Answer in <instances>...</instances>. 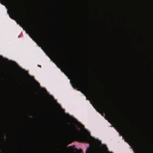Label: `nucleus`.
I'll return each mask as SVG.
<instances>
[{
  "instance_id": "obj_1",
  "label": "nucleus",
  "mask_w": 153,
  "mask_h": 153,
  "mask_svg": "<svg viewBox=\"0 0 153 153\" xmlns=\"http://www.w3.org/2000/svg\"><path fill=\"white\" fill-rule=\"evenodd\" d=\"M84 135L83 137V140L88 142L90 144L94 146H97L98 147H100V141L95 139L91 137L89 135V133L86 130L84 131Z\"/></svg>"
},
{
  "instance_id": "obj_4",
  "label": "nucleus",
  "mask_w": 153,
  "mask_h": 153,
  "mask_svg": "<svg viewBox=\"0 0 153 153\" xmlns=\"http://www.w3.org/2000/svg\"><path fill=\"white\" fill-rule=\"evenodd\" d=\"M104 112L105 113V115L107 116L109 118L111 119L113 121H114V120L113 119V118H112L111 117V115H114L112 113V112H111L110 111H107L105 110H103Z\"/></svg>"
},
{
  "instance_id": "obj_8",
  "label": "nucleus",
  "mask_w": 153,
  "mask_h": 153,
  "mask_svg": "<svg viewBox=\"0 0 153 153\" xmlns=\"http://www.w3.org/2000/svg\"><path fill=\"white\" fill-rule=\"evenodd\" d=\"M103 150H105V146H103Z\"/></svg>"
},
{
  "instance_id": "obj_3",
  "label": "nucleus",
  "mask_w": 153,
  "mask_h": 153,
  "mask_svg": "<svg viewBox=\"0 0 153 153\" xmlns=\"http://www.w3.org/2000/svg\"><path fill=\"white\" fill-rule=\"evenodd\" d=\"M78 85L82 90H83L85 92H87V89H88V87L85 84H84L83 85L79 84Z\"/></svg>"
},
{
  "instance_id": "obj_2",
  "label": "nucleus",
  "mask_w": 153,
  "mask_h": 153,
  "mask_svg": "<svg viewBox=\"0 0 153 153\" xmlns=\"http://www.w3.org/2000/svg\"><path fill=\"white\" fill-rule=\"evenodd\" d=\"M29 34L34 37L36 38L38 34L37 29L33 26H30L27 28Z\"/></svg>"
},
{
  "instance_id": "obj_9",
  "label": "nucleus",
  "mask_w": 153,
  "mask_h": 153,
  "mask_svg": "<svg viewBox=\"0 0 153 153\" xmlns=\"http://www.w3.org/2000/svg\"><path fill=\"white\" fill-rule=\"evenodd\" d=\"M107 109H108V110H107V111H110L111 112V111H110L109 110H108V108H107ZM105 110L106 111V110Z\"/></svg>"
},
{
  "instance_id": "obj_7",
  "label": "nucleus",
  "mask_w": 153,
  "mask_h": 153,
  "mask_svg": "<svg viewBox=\"0 0 153 153\" xmlns=\"http://www.w3.org/2000/svg\"><path fill=\"white\" fill-rule=\"evenodd\" d=\"M76 125L78 127L80 128L81 129H83L82 126L81 124L78 123H76Z\"/></svg>"
},
{
  "instance_id": "obj_5",
  "label": "nucleus",
  "mask_w": 153,
  "mask_h": 153,
  "mask_svg": "<svg viewBox=\"0 0 153 153\" xmlns=\"http://www.w3.org/2000/svg\"><path fill=\"white\" fill-rule=\"evenodd\" d=\"M16 17L20 21L22 22L25 19V16L21 13H19L16 15Z\"/></svg>"
},
{
  "instance_id": "obj_6",
  "label": "nucleus",
  "mask_w": 153,
  "mask_h": 153,
  "mask_svg": "<svg viewBox=\"0 0 153 153\" xmlns=\"http://www.w3.org/2000/svg\"><path fill=\"white\" fill-rule=\"evenodd\" d=\"M71 131L74 133L77 134L79 133V131L76 128V127L74 125L71 127Z\"/></svg>"
}]
</instances>
